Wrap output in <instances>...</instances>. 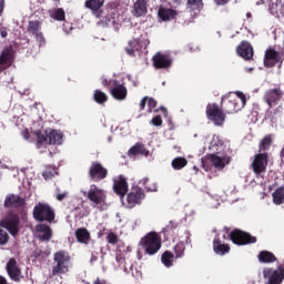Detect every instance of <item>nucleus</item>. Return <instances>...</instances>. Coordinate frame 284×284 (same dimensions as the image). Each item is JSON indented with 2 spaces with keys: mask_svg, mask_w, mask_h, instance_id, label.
I'll list each match as a JSON object with an SVG mask.
<instances>
[{
  "mask_svg": "<svg viewBox=\"0 0 284 284\" xmlns=\"http://www.w3.org/2000/svg\"><path fill=\"white\" fill-rule=\"evenodd\" d=\"M105 0H87L84 2V8L92 12L93 17L97 19H101V23L103 26H114L116 23V18L119 17V3L116 2H109L105 6V12L103 16V6Z\"/></svg>",
  "mask_w": 284,
  "mask_h": 284,
  "instance_id": "nucleus-1",
  "label": "nucleus"
},
{
  "mask_svg": "<svg viewBox=\"0 0 284 284\" xmlns=\"http://www.w3.org/2000/svg\"><path fill=\"white\" fill-rule=\"evenodd\" d=\"M227 99H230V95L222 97L221 108L216 103L207 104L206 116L214 125H223L225 123V114L236 113V102Z\"/></svg>",
  "mask_w": 284,
  "mask_h": 284,
  "instance_id": "nucleus-2",
  "label": "nucleus"
},
{
  "mask_svg": "<svg viewBox=\"0 0 284 284\" xmlns=\"http://www.w3.org/2000/svg\"><path fill=\"white\" fill-rule=\"evenodd\" d=\"M70 265H72L70 253L63 250L57 251L53 254L52 276L68 274V272H70Z\"/></svg>",
  "mask_w": 284,
  "mask_h": 284,
  "instance_id": "nucleus-3",
  "label": "nucleus"
},
{
  "mask_svg": "<svg viewBox=\"0 0 284 284\" xmlns=\"http://www.w3.org/2000/svg\"><path fill=\"white\" fill-rule=\"evenodd\" d=\"M140 245L142 250H144V254L154 256V254H158L159 250L162 247L161 235L154 231L149 232L141 239Z\"/></svg>",
  "mask_w": 284,
  "mask_h": 284,
  "instance_id": "nucleus-4",
  "label": "nucleus"
},
{
  "mask_svg": "<svg viewBox=\"0 0 284 284\" xmlns=\"http://www.w3.org/2000/svg\"><path fill=\"white\" fill-rule=\"evenodd\" d=\"M57 214L54 213V209L50 206L48 203H41L39 202L33 207V219L34 221H38V223H52L54 221Z\"/></svg>",
  "mask_w": 284,
  "mask_h": 284,
  "instance_id": "nucleus-5",
  "label": "nucleus"
},
{
  "mask_svg": "<svg viewBox=\"0 0 284 284\" xmlns=\"http://www.w3.org/2000/svg\"><path fill=\"white\" fill-rule=\"evenodd\" d=\"M102 85H104L106 90H110L111 95L113 99H116V101H123L128 97V89L125 85L120 84L115 79H105L102 81Z\"/></svg>",
  "mask_w": 284,
  "mask_h": 284,
  "instance_id": "nucleus-6",
  "label": "nucleus"
},
{
  "mask_svg": "<svg viewBox=\"0 0 284 284\" xmlns=\"http://www.w3.org/2000/svg\"><path fill=\"white\" fill-rule=\"evenodd\" d=\"M82 194L94 207L95 205H103V203H105V199H108L105 191L97 186V184H91L89 191H83Z\"/></svg>",
  "mask_w": 284,
  "mask_h": 284,
  "instance_id": "nucleus-7",
  "label": "nucleus"
},
{
  "mask_svg": "<svg viewBox=\"0 0 284 284\" xmlns=\"http://www.w3.org/2000/svg\"><path fill=\"white\" fill-rule=\"evenodd\" d=\"M230 240L234 245H252L256 243V236H253L248 232H245L241 229H234L230 233Z\"/></svg>",
  "mask_w": 284,
  "mask_h": 284,
  "instance_id": "nucleus-8",
  "label": "nucleus"
},
{
  "mask_svg": "<svg viewBox=\"0 0 284 284\" xmlns=\"http://www.w3.org/2000/svg\"><path fill=\"white\" fill-rule=\"evenodd\" d=\"M89 179L93 183H100V181L108 179V170L100 162H92L89 168Z\"/></svg>",
  "mask_w": 284,
  "mask_h": 284,
  "instance_id": "nucleus-9",
  "label": "nucleus"
},
{
  "mask_svg": "<svg viewBox=\"0 0 284 284\" xmlns=\"http://www.w3.org/2000/svg\"><path fill=\"white\" fill-rule=\"evenodd\" d=\"M143 199H145V192L141 186H133L126 195V207L132 210L136 205H141Z\"/></svg>",
  "mask_w": 284,
  "mask_h": 284,
  "instance_id": "nucleus-10",
  "label": "nucleus"
},
{
  "mask_svg": "<svg viewBox=\"0 0 284 284\" xmlns=\"http://www.w3.org/2000/svg\"><path fill=\"white\" fill-rule=\"evenodd\" d=\"M21 219L17 214H9L3 220H1L0 225L11 233V236H17L19 234V225Z\"/></svg>",
  "mask_w": 284,
  "mask_h": 284,
  "instance_id": "nucleus-11",
  "label": "nucleus"
},
{
  "mask_svg": "<svg viewBox=\"0 0 284 284\" xmlns=\"http://www.w3.org/2000/svg\"><path fill=\"white\" fill-rule=\"evenodd\" d=\"M263 276L264 280L266 281L265 284H281L284 281V268H264Z\"/></svg>",
  "mask_w": 284,
  "mask_h": 284,
  "instance_id": "nucleus-12",
  "label": "nucleus"
},
{
  "mask_svg": "<svg viewBox=\"0 0 284 284\" xmlns=\"http://www.w3.org/2000/svg\"><path fill=\"white\" fill-rule=\"evenodd\" d=\"M284 92L281 88L268 89L263 97V101L268 105V110H272L274 105H278V101L283 99Z\"/></svg>",
  "mask_w": 284,
  "mask_h": 284,
  "instance_id": "nucleus-13",
  "label": "nucleus"
},
{
  "mask_svg": "<svg viewBox=\"0 0 284 284\" xmlns=\"http://www.w3.org/2000/svg\"><path fill=\"white\" fill-rule=\"evenodd\" d=\"M6 270L11 281H14V283H21V278H23V275L21 273V267H19V264L17 263V260L14 257H11L7 262Z\"/></svg>",
  "mask_w": 284,
  "mask_h": 284,
  "instance_id": "nucleus-14",
  "label": "nucleus"
},
{
  "mask_svg": "<svg viewBox=\"0 0 284 284\" xmlns=\"http://www.w3.org/2000/svg\"><path fill=\"white\" fill-rule=\"evenodd\" d=\"M284 53H281L274 49H267L265 51V60H264V65L266 68H274V65H276V63H280V68L281 65H283V61H284Z\"/></svg>",
  "mask_w": 284,
  "mask_h": 284,
  "instance_id": "nucleus-15",
  "label": "nucleus"
},
{
  "mask_svg": "<svg viewBox=\"0 0 284 284\" xmlns=\"http://www.w3.org/2000/svg\"><path fill=\"white\" fill-rule=\"evenodd\" d=\"M152 63L155 70H168V68L172 67V58L165 53L158 52L152 57Z\"/></svg>",
  "mask_w": 284,
  "mask_h": 284,
  "instance_id": "nucleus-16",
  "label": "nucleus"
},
{
  "mask_svg": "<svg viewBox=\"0 0 284 284\" xmlns=\"http://www.w3.org/2000/svg\"><path fill=\"white\" fill-rule=\"evenodd\" d=\"M270 155L267 153H258L255 155L252 162V170L254 174H263L267 170V159Z\"/></svg>",
  "mask_w": 284,
  "mask_h": 284,
  "instance_id": "nucleus-17",
  "label": "nucleus"
},
{
  "mask_svg": "<svg viewBox=\"0 0 284 284\" xmlns=\"http://www.w3.org/2000/svg\"><path fill=\"white\" fill-rule=\"evenodd\" d=\"M129 185L128 180L123 175H119L118 179L113 180V191L119 197L123 199L128 194Z\"/></svg>",
  "mask_w": 284,
  "mask_h": 284,
  "instance_id": "nucleus-18",
  "label": "nucleus"
},
{
  "mask_svg": "<svg viewBox=\"0 0 284 284\" xmlns=\"http://www.w3.org/2000/svg\"><path fill=\"white\" fill-rule=\"evenodd\" d=\"M207 161L212 163L213 168L215 170H224L225 165H230L232 163V158L230 155H225L223 158L216 155V154H209Z\"/></svg>",
  "mask_w": 284,
  "mask_h": 284,
  "instance_id": "nucleus-19",
  "label": "nucleus"
},
{
  "mask_svg": "<svg viewBox=\"0 0 284 284\" xmlns=\"http://www.w3.org/2000/svg\"><path fill=\"white\" fill-rule=\"evenodd\" d=\"M36 234L42 243H49L52 240V227L48 224H38L36 225Z\"/></svg>",
  "mask_w": 284,
  "mask_h": 284,
  "instance_id": "nucleus-20",
  "label": "nucleus"
},
{
  "mask_svg": "<svg viewBox=\"0 0 284 284\" xmlns=\"http://www.w3.org/2000/svg\"><path fill=\"white\" fill-rule=\"evenodd\" d=\"M14 62V51L12 49L7 48L2 50L0 54V70H8Z\"/></svg>",
  "mask_w": 284,
  "mask_h": 284,
  "instance_id": "nucleus-21",
  "label": "nucleus"
},
{
  "mask_svg": "<svg viewBox=\"0 0 284 284\" xmlns=\"http://www.w3.org/2000/svg\"><path fill=\"white\" fill-rule=\"evenodd\" d=\"M239 57H242L245 61H250L254 57V49L252 44L247 41H242L241 44L236 48Z\"/></svg>",
  "mask_w": 284,
  "mask_h": 284,
  "instance_id": "nucleus-22",
  "label": "nucleus"
},
{
  "mask_svg": "<svg viewBox=\"0 0 284 284\" xmlns=\"http://www.w3.org/2000/svg\"><path fill=\"white\" fill-rule=\"evenodd\" d=\"M4 207H23L26 205V199L17 195V194H8L4 199L3 203Z\"/></svg>",
  "mask_w": 284,
  "mask_h": 284,
  "instance_id": "nucleus-23",
  "label": "nucleus"
},
{
  "mask_svg": "<svg viewBox=\"0 0 284 284\" xmlns=\"http://www.w3.org/2000/svg\"><path fill=\"white\" fill-rule=\"evenodd\" d=\"M231 247L229 244H225L221 241L220 236H216L213 240V252L219 256H225V254H230Z\"/></svg>",
  "mask_w": 284,
  "mask_h": 284,
  "instance_id": "nucleus-24",
  "label": "nucleus"
},
{
  "mask_svg": "<svg viewBox=\"0 0 284 284\" xmlns=\"http://www.w3.org/2000/svg\"><path fill=\"white\" fill-rule=\"evenodd\" d=\"M133 17H145L148 14V0H136L133 3Z\"/></svg>",
  "mask_w": 284,
  "mask_h": 284,
  "instance_id": "nucleus-25",
  "label": "nucleus"
},
{
  "mask_svg": "<svg viewBox=\"0 0 284 284\" xmlns=\"http://www.w3.org/2000/svg\"><path fill=\"white\" fill-rule=\"evenodd\" d=\"M74 236H75L78 243H81L82 245H89L90 240L92 239L90 231H88V229H85V227L77 229Z\"/></svg>",
  "mask_w": 284,
  "mask_h": 284,
  "instance_id": "nucleus-26",
  "label": "nucleus"
},
{
  "mask_svg": "<svg viewBox=\"0 0 284 284\" xmlns=\"http://www.w3.org/2000/svg\"><path fill=\"white\" fill-rule=\"evenodd\" d=\"M150 156V151L145 149V144L138 142L129 150V156Z\"/></svg>",
  "mask_w": 284,
  "mask_h": 284,
  "instance_id": "nucleus-27",
  "label": "nucleus"
},
{
  "mask_svg": "<svg viewBox=\"0 0 284 284\" xmlns=\"http://www.w3.org/2000/svg\"><path fill=\"white\" fill-rule=\"evenodd\" d=\"M178 14L179 13L174 9L160 7V9L158 10V16L161 21H172V19H176Z\"/></svg>",
  "mask_w": 284,
  "mask_h": 284,
  "instance_id": "nucleus-28",
  "label": "nucleus"
},
{
  "mask_svg": "<svg viewBox=\"0 0 284 284\" xmlns=\"http://www.w3.org/2000/svg\"><path fill=\"white\" fill-rule=\"evenodd\" d=\"M124 50L129 57H134L135 52H141V50H143V42L133 39L129 41L128 47H125Z\"/></svg>",
  "mask_w": 284,
  "mask_h": 284,
  "instance_id": "nucleus-29",
  "label": "nucleus"
},
{
  "mask_svg": "<svg viewBox=\"0 0 284 284\" xmlns=\"http://www.w3.org/2000/svg\"><path fill=\"white\" fill-rule=\"evenodd\" d=\"M48 134V145H61L63 143V133L58 130H51Z\"/></svg>",
  "mask_w": 284,
  "mask_h": 284,
  "instance_id": "nucleus-30",
  "label": "nucleus"
},
{
  "mask_svg": "<svg viewBox=\"0 0 284 284\" xmlns=\"http://www.w3.org/2000/svg\"><path fill=\"white\" fill-rule=\"evenodd\" d=\"M257 260L260 263H265V264L276 263L277 261L276 255H274V253L265 250L258 253Z\"/></svg>",
  "mask_w": 284,
  "mask_h": 284,
  "instance_id": "nucleus-31",
  "label": "nucleus"
},
{
  "mask_svg": "<svg viewBox=\"0 0 284 284\" xmlns=\"http://www.w3.org/2000/svg\"><path fill=\"white\" fill-rule=\"evenodd\" d=\"M34 136L37 138V148L41 149L48 145V132H43L41 130H36L33 132Z\"/></svg>",
  "mask_w": 284,
  "mask_h": 284,
  "instance_id": "nucleus-32",
  "label": "nucleus"
},
{
  "mask_svg": "<svg viewBox=\"0 0 284 284\" xmlns=\"http://www.w3.org/2000/svg\"><path fill=\"white\" fill-rule=\"evenodd\" d=\"M42 26L43 23H41V21L39 20L29 21L27 32H29V34H32V37H36L37 34L41 33Z\"/></svg>",
  "mask_w": 284,
  "mask_h": 284,
  "instance_id": "nucleus-33",
  "label": "nucleus"
},
{
  "mask_svg": "<svg viewBox=\"0 0 284 284\" xmlns=\"http://www.w3.org/2000/svg\"><path fill=\"white\" fill-rule=\"evenodd\" d=\"M272 197H273L274 205H283V203H284V187L283 186L277 187L273 192Z\"/></svg>",
  "mask_w": 284,
  "mask_h": 284,
  "instance_id": "nucleus-34",
  "label": "nucleus"
},
{
  "mask_svg": "<svg viewBox=\"0 0 284 284\" xmlns=\"http://www.w3.org/2000/svg\"><path fill=\"white\" fill-rule=\"evenodd\" d=\"M174 253L171 251H165L161 256V262L165 267H172V265H174Z\"/></svg>",
  "mask_w": 284,
  "mask_h": 284,
  "instance_id": "nucleus-35",
  "label": "nucleus"
},
{
  "mask_svg": "<svg viewBox=\"0 0 284 284\" xmlns=\"http://www.w3.org/2000/svg\"><path fill=\"white\" fill-rule=\"evenodd\" d=\"M93 100L95 101V103H98L99 105H104V103H108V94L99 89H97L93 92Z\"/></svg>",
  "mask_w": 284,
  "mask_h": 284,
  "instance_id": "nucleus-36",
  "label": "nucleus"
},
{
  "mask_svg": "<svg viewBox=\"0 0 284 284\" xmlns=\"http://www.w3.org/2000/svg\"><path fill=\"white\" fill-rule=\"evenodd\" d=\"M204 6L203 0H187L186 2V8L189 10H197L199 12L203 10Z\"/></svg>",
  "mask_w": 284,
  "mask_h": 284,
  "instance_id": "nucleus-37",
  "label": "nucleus"
},
{
  "mask_svg": "<svg viewBox=\"0 0 284 284\" xmlns=\"http://www.w3.org/2000/svg\"><path fill=\"white\" fill-rule=\"evenodd\" d=\"M272 148V135H265L260 142V152H267Z\"/></svg>",
  "mask_w": 284,
  "mask_h": 284,
  "instance_id": "nucleus-38",
  "label": "nucleus"
},
{
  "mask_svg": "<svg viewBox=\"0 0 284 284\" xmlns=\"http://www.w3.org/2000/svg\"><path fill=\"white\" fill-rule=\"evenodd\" d=\"M173 170H183L187 165V159L185 158H175L171 163Z\"/></svg>",
  "mask_w": 284,
  "mask_h": 284,
  "instance_id": "nucleus-39",
  "label": "nucleus"
},
{
  "mask_svg": "<svg viewBox=\"0 0 284 284\" xmlns=\"http://www.w3.org/2000/svg\"><path fill=\"white\" fill-rule=\"evenodd\" d=\"M175 258H183L185 256V243L178 242L174 246Z\"/></svg>",
  "mask_w": 284,
  "mask_h": 284,
  "instance_id": "nucleus-40",
  "label": "nucleus"
},
{
  "mask_svg": "<svg viewBox=\"0 0 284 284\" xmlns=\"http://www.w3.org/2000/svg\"><path fill=\"white\" fill-rule=\"evenodd\" d=\"M57 174H59L57 172V168L54 166H47L45 170L42 173V176L45 181H50V179H52L53 176H57Z\"/></svg>",
  "mask_w": 284,
  "mask_h": 284,
  "instance_id": "nucleus-41",
  "label": "nucleus"
},
{
  "mask_svg": "<svg viewBox=\"0 0 284 284\" xmlns=\"http://www.w3.org/2000/svg\"><path fill=\"white\" fill-rule=\"evenodd\" d=\"M54 196L57 201H65V199L70 196V193L68 191L61 190V187H57L54 191Z\"/></svg>",
  "mask_w": 284,
  "mask_h": 284,
  "instance_id": "nucleus-42",
  "label": "nucleus"
},
{
  "mask_svg": "<svg viewBox=\"0 0 284 284\" xmlns=\"http://www.w3.org/2000/svg\"><path fill=\"white\" fill-rule=\"evenodd\" d=\"M52 19H54L55 21H64L65 20V11L62 8H58L52 13Z\"/></svg>",
  "mask_w": 284,
  "mask_h": 284,
  "instance_id": "nucleus-43",
  "label": "nucleus"
},
{
  "mask_svg": "<svg viewBox=\"0 0 284 284\" xmlns=\"http://www.w3.org/2000/svg\"><path fill=\"white\" fill-rule=\"evenodd\" d=\"M10 235L4 230L0 229V245H8Z\"/></svg>",
  "mask_w": 284,
  "mask_h": 284,
  "instance_id": "nucleus-44",
  "label": "nucleus"
},
{
  "mask_svg": "<svg viewBox=\"0 0 284 284\" xmlns=\"http://www.w3.org/2000/svg\"><path fill=\"white\" fill-rule=\"evenodd\" d=\"M106 243H109L110 245H116V243H119V235H116V233L114 232H110L106 235Z\"/></svg>",
  "mask_w": 284,
  "mask_h": 284,
  "instance_id": "nucleus-45",
  "label": "nucleus"
},
{
  "mask_svg": "<svg viewBox=\"0 0 284 284\" xmlns=\"http://www.w3.org/2000/svg\"><path fill=\"white\" fill-rule=\"evenodd\" d=\"M33 37H34L39 48H43V45H45V37L43 36L42 31Z\"/></svg>",
  "mask_w": 284,
  "mask_h": 284,
  "instance_id": "nucleus-46",
  "label": "nucleus"
},
{
  "mask_svg": "<svg viewBox=\"0 0 284 284\" xmlns=\"http://www.w3.org/2000/svg\"><path fill=\"white\" fill-rule=\"evenodd\" d=\"M146 103H148V112H152L154 108H156V100H154V98L148 97Z\"/></svg>",
  "mask_w": 284,
  "mask_h": 284,
  "instance_id": "nucleus-47",
  "label": "nucleus"
},
{
  "mask_svg": "<svg viewBox=\"0 0 284 284\" xmlns=\"http://www.w3.org/2000/svg\"><path fill=\"white\" fill-rule=\"evenodd\" d=\"M152 125H155V128H161L163 125V119L161 115H156L151 120Z\"/></svg>",
  "mask_w": 284,
  "mask_h": 284,
  "instance_id": "nucleus-48",
  "label": "nucleus"
},
{
  "mask_svg": "<svg viewBox=\"0 0 284 284\" xmlns=\"http://www.w3.org/2000/svg\"><path fill=\"white\" fill-rule=\"evenodd\" d=\"M210 160H207V155L205 156V159H202V168L203 170H205V172H210V170H212V164H210Z\"/></svg>",
  "mask_w": 284,
  "mask_h": 284,
  "instance_id": "nucleus-49",
  "label": "nucleus"
},
{
  "mask_svg": "<svg viewBox=\"0 0 284 284\" xmlns=\"http://www.w3.org/2000/svg\"><path fill=\"white\" fill-rule=\"evenodd\" d=\"M236 95L239 97V99H241L242 105H245V103L247 102V98L245 97V94L241 91H237Z\"/></svg>",
  "mask_w": 284,
  "mask_h": 284,
  "instance_id": "nucleus-50",
  "label": "nucleus"
},
{
  "mask_svg": "<svg viewBox=\"0 0 284 284\" xmlns=\"http://www.w3.org/2000/svg\"><path fill=\"white\" fill-rule=\"evenodd\" d=\"M145 105H148V97H144L140 102V110H145Z\"/></svg>",
  "mask_w": 284,
  "mask_h": 284,
  "instance_id": "nucleus-51",
  "label": "nucleus"
},
{
  "mask_svg": "<svg viewBox=\"0 0 284 284\" xmlns=\"http://www.w3.org/2000/svg\"><path fill=\"white\" fill-rule=\"evenodd\" d=\"M215 6H227L230 3V0H213Z\"/></svg>",
  "mask_w": 284,
  "mask_h": 284,
  "instance_id": "nucleus-52",
  "label": "nucleus"
},
{
  "mask_svg": "<svg viewBox=\"0 0 284 284\" xmlns=\"http://www.w3.org/2000/svg\"><path fill=\"white\" fill-rule=\"evenodd\" d=\"M33 256H36V258H39V256H43V251L41 248H36L33 252Z\"/></svg>",
  "mask_w": 284,
  "mask_h": 284,
  "instance_id": "nucleus-53",
  "label": "nucleus"
},
{
  "mask_svg": "<svg viewBox=\"0 0 284 284\" xmlns=\"http://www.w3.org/2000/svg\"><path fill=\"white\" fill-rule=\"evenodd\" d=\"M3 8H6V0H0V17L3 14Z\"/></svg>",
  "mask_w": 284,
  "mask_h": 284,
  "instance_id": "nucleus-54",
  "label": "nucleus"
},
{
  "mask_svg": "<svg viewBox=\"0 0 284 284\" xmlns=\"http://www.w3.org/2000/svg\"><path fill=\"white\" fill-rule=\"evenodd\" d=\"M0 284H8V280H6V277L2 275H0Z\"/></svg>",
  "mask_w": 284,
  "mask_h": 284,
  "instance_id": "nucleus-55",
  "label": "nucleus"
},
{
  "mask_svg": "<svg viewBox=\"0 0 284 284\" xmlns=\"http://www.w3.org/2000/svg\"><path fill=\"white\" fill-rule=\"evenodd\" d=\"M93 284H105V281H101L100 278H97Z\"/></svg>",
  "mask_w": 284,
  "mask_h": 284,
  "instance_id": "nucleus-56",
  "label": "nucleus"
},
{
  "mask_svg": "<svg viewBox=\"0 0 284 284\" xmlns=\"http://www.w3.org/2000/svg\"><path fill=\"white\" fill-rule=\"evenodd\" d=\"M0 37H2V39H6V37H8V31H1Z\"/></svg>",
  "mask_w": 284,
  "mask_h": 284,
  "instance_id": "nucleus-57",
  "label": "nucleus"
},
{
  "mask_svg": "<svg viewBox=\"0 0 284 284\" xmlns=\"http://www.w3.org/2000/svg\"><path fill=\"white\" fill-rule=\"evenodd\" d=\"M146 190H148L149 192H156V186H153V187L146 186Z\"/></svg>",
  "mask_w": 284,
  "mask_h": 284,
  "instance_id": "nucleus-58",
  "label": "nucleus"
},
{
  "mask_svg": "<svg viewBox=\"0 0 284 284\" xmlns=\"http://www.w3.org/2000/svg\"><path fill=\"white\" fill-rule=\"evenodd\" d=\"M95 261H98V257H97V255L92 254L91 255V263H94Z\"/></svg>",
  "mask_w": 284,
  "mask_h": 284,
  "instance_id": "nucleus-59",
  "label": "nucleus"
},
{
  "mask_svg": "<svg viewBox=\"0 0 284 284\" xmlns=\"http://www.w3.org/2000/svg\"><path fill=\"white\" fill-rule=\"evenodd\" d=\"M185 243H186V245H191L192 244V239H190V236H187L186 240H185Z\"/></svg>",
  "mask_w": 284,
  "mask_h": 284,
  "instance_id": "nucleus-60",
  "label": "nucleus"
},
{
  "mask_svg": "<svg viewBox=\"0 0 284 284\" xmlns=\"http://www.w3.org/2000/svg\"><path fill=\"white\" fill-rule=\"evenodd\" d=\"M161 112H163L164 114H168V109L165 106H161L160 108Z\"/></svg>",
  "mask_w": 284,
  "mask_h": 284,
  "instance_id": "nucleus-61",
  "label": "nucleus"
},
{
  "mask_svg": "<svg viewBox=\"0 0 284 284\" xmlns=\"http://www.w3.org/2000/svg\"><path fill=\"white\" fill-rule=\"evenodd\" d=\"M280 156H281L282 159H284V146H283V149L281 150Z\"/></svg>",
  "mask_w": 284,
  "mask_h": 284,
  "instance_id": "nucleus-62",
  "label": "nucleus"
},
{
  "mask_svg": "<svg viewBox=\"0 0 284 284\" xmlns=\"http://www.w3.org/2000/svg\"><path fill=\"white\" fill-rule=\"evenodd\" d=\"M168 227H171V230H172V229H175L176 226L174 225L173 222H170V225Z\"/></svg>",
  "mask_w": 284,
  "mask_h": 284,
  "instance_id": "nucleus-63",
  "label": "nucleus"
},
{
  "mask_svg": "<svg viewBox=\"0 0 284 284\" xmlns=\"http://www.w3.org/2000/svg\"><path fill=\"white\" fill-rule=\"evenodd\" d=\"M138 258H139V261H141V258H143V255L141 254V252H138Z\"/></svg>",
  "mask_w": 284,
  "mask_h": 284,
  "instance_id": "nucleus-64",
  "label": "nucleus"
}]
</instances>
